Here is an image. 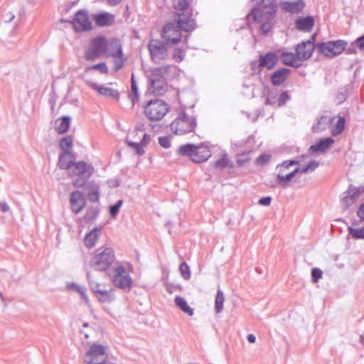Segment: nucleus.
<instances>
[{
    "mask_svg": "<svg viewBox=\"0 0 364 364\" xmlns=\"http://www.w3.org/2000/svg\"><path fill=\"white\" fill-rule=\"evenodd\" d=\"M213 166L215 168L221 170L226 168H232L234 167V164L229 159L228 155L225 153L223 154L220 159L214 162Z\"/></svg>",
    "mask_w": 364,
    "mask_h": 364,
    "instance_id": "obj_34",
    "label": "nucleus"
},
{
    "mask_svg": "<svg viewBox=\"0 0 364 364\" xmlns=\"http://www.w3.org/2000/svg\"><path fill=\"white\" fill-rule=\"evenodd\" d=\"M355 46L360 50H364V36H362L356 39V41L353 43V46Z\"/></svg>",
    "mask_w": 364,
    "mask_h": 364,
    "instance_id": "obj_59",
    "label": "nucleus"
},
{
    "mask_svg": "<svg viewBox=\"0 0 364 364\" xmlns=\"http://www.w3.org/2000/svg\"><path fill=\"white\" fill-rule=\"evenodd\" d=\"M259 58L260 59V65L267 70L274 68L279 61V56L274 52H267L264 55H260Z\"/></svg>",
    "mask_w": 364,
    "mask_h": 364,
    "instance_id": "obj_21",
    "label": "nucleus"
},
{
    "mask_svg": "<svg viewBox=\"0 0 364 364\" xmlns=\"http://www.w3.org/2000/svg\"><path fill=\"white\" fill-rule=\"evenodd\" d=\"M196 26L195 20L186 14H178L176 23H166L163 28L162 38L168 44H176L181 40V30L190 32Z\"/></svg>",
    "mask_w": 364,
    "mask_h": 364,
    "instance_id": "obj_1",
    "label": "nucleus"
},
{
    "mask_svg": "<svg viewBox=\"0 0 364 364\" xmlns=\"http://www.w3.org/2000/svg\"><path fill=\"white\" fill-rule=\"evenodd\" d=\"M247 339L251 343H255L256 341V338L253 334H249L247 337Z\"/></svg>",
    "mask_w": 364,
    "mask_h": 364,
    "instance_id": "obj_64",
    "label": "nucleus"
},
{
    "mask_svg": "<svg viewBox=\"0 0 364 364\" xmlns=\"http://www.w3.org/2000/svg\"><path fill=\"white\" fill-rule=\"evenodd\" d=\"M107 348L99 344L92 345L84 357L86 364H102L107 361Z\"/></svg>",
    "mask_w": 364,
    "mask_h": 364,
    "instance_id": "obj_13",
    "label": "nucleus"
},
{
    "mask_svg": "<svg viewBox=\"0 0 364 364\" xmlns=\"http://www.w3.org/2000/svg\"><path fill=\"white\" fill-rule=\"evenodd\" d=\"M168 66H163L153 69L149 77V90L154 95H162L166 90V83L164 73Z\"/></svg>",
    "mask_w": 364,
    "mask_h": 364,
    "instance_id": "obj_8",
    "label": "nucleus"
},
{
    "mask_svg": "<svg viewBox=\"0 0 364 364\" xmlns=\"http://www.w3.org/2000/svg\"><path fill=\"white\" fill-rule=\"evenodd\" d=\"M353 225H360V227L358 228L349 227V234L352 236L353 239L364 240V223H359V221L355 220Z\"/></svg>",
    "mask_w": 364,
    "mask_h": 364,
    "instance_id": "obj_35",
    "label": "nucleus"
},
{
    "mask_svg": "<svg viewBox=\"0 0 364 364\" xmlns=\"http://www.w3.org/2000/svg\"><path fill=\"white\" fill-rule=\"evenodd\" d=\"M250 67L252 73L253 75H259L262 72L263 67L260 65V59L258 58L257 60H252L250 63Z\"/></svg>",
    "mask_w": 364,
    "mask_h": 364,
    "instance_id": "obj_51",
    "label": "nucleus"
},
{
    "mask_svg": "<svg viewBox=\"0 0 364 364\" xmlns=\"http://www.w3.org/2000/svg\"><path fill=\"white\" fill-rule=\"evenodd\" d=\"M159 144L161 147L164 149L170 148L171 145V136H163L159 137Z\"/></svg>",
    "mask_w": 364,
    "mask_h": 364,
    "instance_id": "obj_52",
    "label": "nucleus"
},
{
    "mask_svg": "<svg viewBox=\"0 0 364 364\" xmlns=\"http://www.w3.org/2000/svg\"><path fill=\"white\" fill-rule=\"evenodd\" d=\"M74 163L73 154L69 151H63L59 155L58 165L60 169L68 170L69 173Z\"/></svg>",
    "mask_w": 364,
    "mask_h": 364,
    "instance_id": "obj_26",
    "label": "nucleus"
},
{
    "mask_svg": "<svg viewBox=\"0 0 364 364\" xmlns=\"http://www.w3.org/2000/svg\"><path fill=\"white\" fill-rule=\"evenodd\" d=\"M128 98L132 102V107L133 108L136 102H138L139 98V93L138 91L136 81L134 79V74L132 75L131 77V90L128 93Z\"/></svg>",
    "mask_w": 364,
    "mask_h": 364,
    "instance_id": "obj_32",
    "label": "nucleus"
},
{
    "mask_svg": "<svg viewBox=\"0 0 364 364\" xmlns=\"http://www.w3.org/2000/svg\"><path fill=\"white\" fill-rule=\"evenodd\" d=\"M114 251L109 247L98 248L89 262V265L98 272H109L117 263Z\"/></svg>",
    "mask_w": 364,
    "mask_h": 364,
    "instance_id": "obj_3",
    "label": "nucleus"
},
{
    "mask_svg": "<svg viewBox=\"0 0 364 364\" xmlns=\"http://www.w3.org/2000/svg\"><path fill=\"white\" fill-rule=\"evenodd\" d=\"M72 23L77 31H90L92 28V23L86 11L80 10L76 12Z\"/></svg>",
    "mask_w": 364,
    "mask_h": 364,
    "instance_id": "obj_18",
    "label": "nucleus"
},
{
    "mask_svg": "<svg viewBox=\"0 0 364 364\" xmlns=\"http://www.w3.org/2000/svg\"><path fill=\"white\" fill-rule=\"evenodd\" d=\"M319 166L318 162L316 161H309L306 165L301 166L297 165V168L299 169V172L301 173H309L314 171Z\"/></svg>",
    "mask_w": 364,
    "mask_h": 364,
    "instance_id": "obj_42",
    "label": "nucleus"
},
{
    "mask_svg": "<svg viewBox=\"0 0 364 364\" xmlns=\"http://www.w3.org/2000/svg\"><path fill=\"white\" fill-rule=\"evenodd\" d=\"M347 43L343 40L331 41L316 43V50L327 57H335L346 49Z\"/></svg>",
    "mask_w": 364,
    "mask_h": 364,
    "instance_id": "obj_11",
    "label": "nucleus"
},
{
    "mask_svg": "<svg viewBox=\"0 0 364 364\" xmlns=\"http://www.w3.org/2000/svg\"><path fill=\"white\" fill-rule=\"evenodd\" d=\"M291 70L282 68L275 70L271 75V82L273 85L279 86L282 85L289 77Z\"/></svg>",
    "mask_w": 364,
    "mask_h": 364,
    "instance_id": "obj_23",
    "label": "nucleus"
},
{
    "mask_svg": "<svg viewBox=\"0 0 364 364\" xmlns=\"http://www.w3.org/2000/svg\"><path fill=\"white\" fill-rule=\"evenodd\" d=\"M299 162L296 160H287L284 161L281 164H279L276 166V170L278 173L277 178L279 183L283 186H287L289 182L294 178L296 174L299 173L297 166L293 170L290 171L289 168L294 165H299Z\"/></svg>",
    "mask_w": 364,
    "mask_h": 364,
    "instance_id": "obj_9",
    "label": "nucleus"
},
{
    "mask_svg": "<svg viewBox=\"0 0 364 364\" xmlns=\"http://www.w3.org/2000/svg\"><path fill=\"white\" fill-rule=\"evenodd\" d=\"M363 193L364 186L355 187L352 184L349 185L348 190L343 193V196L341 198L343 208H348Z\"/></svg>",
    "mask_w": 364,
    "mask_h": 364,
    "instance_id": "obj_16",
    "label": "nucleus"
},
{
    "mask_svg": "<svg viewBox=\"0 0 364 364\" xmlns=\"http://www.w3.org/2000/svg\"><path fill=\"white\" fill-rule=\"evenodd\" d=\"M102 230V228L96 227L94 228L90 232L86 234L84 243L87 248H92L95 246Z\"/></svg>",
    "mask_w": 364,
    "mask_h": 364,
    "instance_id": "obj_27",
    "label": "nucleus"
},
{
    "mask_svg": "<svg viewBox=\"0 0 364 364\" xmlns=\"http://www.w3.org/2000/svg\"><path fill=\"white\" fill-rule=\"evenodd\" d=\"M211 156L210 149L202 144L196 146L192 161L200 164L206 161Z\"/></svg>",
    "mask_w": 364,
    "mask_h": 364,
    "instance_id": "obj_22",
    "label": "nucleus"
},
{
    "mask_svg": "<svg viewBox=\"0 0 364 364\" xmlns=\"http://www.w3.org/2000/svg\"><path fill=\"white\" fill-rule=\"evenodd\" d=\"M174 301L176 306H178L182 311L188 314L189 316H192L193 314V309L188 305L185 299L180 296H176Z\"/></svg>",
    "mask_w": 364,
    "mask_h": 364,
    "instance_id": "obj_39",
    "label": "nucleus"
},
{
    "mask_svg": "<svg viewBox=\"0 0 364 364\" xmlns=\"http://www.w3.org/2000/svg\"><path fill=\"white\" fill-rule=\"evenodd\" d=\"M272 202V198L270 196L262 197L259 200V204L264 206H268Z\"/></svg>",
    "mask_w": 364,
    "mask_h": 364,
    "instance_id": "obj_61",
    "label": "nucleus"
},
{
    "mask_svg": "<svg viewBox=\"0 0 364 364\" xmlns=\"http://www.w3.org/2000/svg\"><path fill=\"white\" fill-rule=\"evenodd\" d=\"M96 24L100 26H109L114 21V16L109 13H102L95 16Z\"/></svg>",
    "mask_w": 364,
    "mask_h": 364,
    "instance_id": "obj_33",
    "label": "nucleus"
},
{
    "mask_svg": "<svg viewBox=\"0 0 364 364\" xmlns=\"http://www.w3.org/2000/svg\"><path fill=\"white\" fill-rule=\"evenodd\" d=\"M145 116L150 121H159L169 111V106L161 100H152L144 106Z\"/></svg>",
    "mask_w": 364,
    "mask_h": 364,
    "instance_id": "obj_7",
    "label": "nucleus"
},
{
    "mask_svg": "<svg viewBox=\"0 0 364 364\" xmlns=\"http://www.w3.org/2000/svg\"><path fill=\"white\" fill-rule=\"evenodd\" d=\"M106 50H107L108 55L111 57L122 55V45L117 40L112 41L109 46H107Z\"/></svg>",
    "mask_w": 364,
    "mask_h": 364,
    "instance_id": "obj_41",
    "label": "nucleus"
},
{
    "mask_svg": "<svg viewBox=\"0 0 364 364\" xmlns=\"http://www.w3.org/2000/svg\"><path fill=\"white\" fill-rule=\"evenodd\" d=\"M86 277L90 290L95 294L100 302L110 303L115 299L114 289H105L101 288L102 285L93 279L90 272H87Z\"/></svg>",
    "mask_w": 364,
    "mask_h": 364,
    "instance_id": "obj_10",
    "label": "nucleus"
},
{
    "mask_svg": "<svg viewBox=\"0 0 364 364\" xmlns=\"http://www.w3.org/2000/svg\"><path fill=\"white\" fill-rule=\"evenodd\" d=\"M264 96L265 97V105L277 107L279 92L277 89L264 88Z\"/></svg>",
    "mask_w": 364,
    "mask_h": 364,
    "instance_id": "obj_30",
    "label": "nucleus"
},
{
    "mask_svg": "<svg viewBox=\"0 0 364 364\" xmlns=\"http://www.w3.org/2000/svg\"><path fill=\"white\" fill-rule=\"evenodd\" d=\"M86 84L92 90H96L100 95L116 99L117 100L119 99L120 94L117 90L107 87L104 85H98L91 80H87Z\"/></svg>",
    "mask_w": 364,
    "mask_h": 364,
    "instance_id": "obj_19",
    "label": "nucleus"
},
{
    "mask_svg": "<svg viewBox=\"0 0 364 364\" xmlns=\"http://www.w3.org/2000/svg\"><path fill=\"white\" fill-rule=\"evenodd\" d=\"M167 45L164 41L151 40L148 45V50L151 60L156 64H160L168 58Z\"/></svg>",
    "mask_w": 364,
    "mask_h": 364,
    "instance_id": "obj_12",
    "label": "nucleus"
},
{
    "mask_svg": "<svg viewBox=\"0 0 364 364\" xmlns=\"http://www.w3.org/2000/svg\"><path fill=\"white\" fill-rule=\"evenodd\" d=\"M336 119L331 114H323L317 119L315 124H313L311 130L314 133H320L325 131L328 127H331V124Z\"/></svg>",
    "mask_w": 364,
    "mask_h": 364,
    "instance_id": "obj_20",
    "label": "nucleus"
},
{
    "mask_svg": "<svg viewBox=\"0 0 364 364\" xmlns=\"http://www.w3.org/2000/svg\"><path fill=\"white\" fill-rule=\"evenodd\" d=\"M314 26V20L311 16L299 17L295 21V27L300 31L310 32Z\"/></svg>",
    "mask_w": 364,
    "mask_h": 364,
    "instance_id": "obj_24",
    "label": "nucleus"
},
{
    "mask_svg": "<svg viewBox=\"0 0 364 364\" xmlns=\"http://www.w3.org/2000/svg\"><path fill=\"white\" fill-rule=\"evenodd\" d=\"M87 70H99L102 74H106L108 72V68L105 63H100L95 65H90L87 68Z\"/></svg>",
    "mask_w": 364,
    "mask_h": 364,
    "instance_id": "obj_50",
    "label": "nucleus"
},
{
    "mask_svg": "<svg viewBox=\"0 0 364 364\" xmlns=\"http://www.w3.org/2000/svg\"><path fill=\"white\" fill-rule=\"evenodd\" d=\"M149 141H150V136L145 133V134H144L143 138L139 143L141 144L142 147L144 148L149 143Z\"/></svg>",
    "mask_w": 364,
    "mask_h": 364,
    "instance_id": "obj_62",
    "label": "nucleus"
},
{
    "mask_svg": "<svg viewBox=\"0 0 364 364\" xmlns=\"http://www.w3.org/2000/svg\"><path fill=\"white\" fill-rule=\"evenodd\" d=\"M322 271L318 268H313L311 270V279L314 282H316L322 277Z\"/></svg>",
    "mask_w": 364,
    "mask_h": 364,
    "instance_id": "obj_58",
    "label": "nucleus"
},
{
    "mask_svg": "<svg viewBox=\"0 0 364 364\" xmlns=\"http://www.w3.org/2000/svg\"><path fill=\"white\" fill-rule=\"evenodd\" d=\"M197 126L194 116H189L185 112H181L178 117L170 124L172 133L184 135L195 131Z\"/></svg>",
    "mask_w": 364,
    "mask_h": 364,
    "instance_id": "obj_4",
    "label": "nucleus"
},
{
    "mask_svg": "<svg viewBox=\"0 0 364 364\" xmlns=\"http://www.w3.org/2000/svg\"><path fill=\"white\" fill-rule=\"evenodd\" d=\"M112 271L111 281L114 287L124 291L132 288V279L121 262L117 263Z\"/></svg>",
    "mask_w": 364,
    "mask_h": 364,
    "instance_id": "obj_6",
    "label": "nucleus"
},
{
    "mask_svg": "<svg viewBox=\"0 0 364 364\" xmlns=\"http://www.w3.org/2000/svg\"><path fill=\"white\" fill-rule=\"evenodd\" d=\"M289 100L290 96L289 95V91L282 92L278 97L277 107H282L284 105L285 103Z\"/></svg>",
    "mask_w": 364,
    "mask_h": 364,
    "instance_id": "obj_54",
    "label": "nucleus"
},
{
    "mask_svg": "<svg viewBox=\"0 0 364 364\" xmlns=\"http://www.w3.org/2000/svg\"><path fill=\"white\" fill-rule=\"evenodd\" d=\"M281 9L291 14H298L301 12L304 7V4L302 0L295 1H283L280 4Z\"/></svg>",
    "mask_w": 364,
    "mask_h": 364,
    "instance_id": "obj_25",
    "label": "nucleus"
},
{
    "mask_svg": "<svg viewBox=\"0 0 364 364\" xmlns=\"http://www.w3.org/2000/svg\"><path fill=\"white\" fill-rule=\"evenodd\" d=\"M272 156L269 154H262L259 155L257 159L256 163L259 166H264L270 161Z\"/></svg>",
    "mask_w": 364,
    "mask_h": 364,
    "instance_id": "obj_53",
    "label": "nucleus"
},
{
    "mask_svg": "<svg viewBox=\"0 0 364 364\" xmlns=\"http://www.w3.org/2000/svg\"><path fill=\"white\" fill-rule=\"evenodd\" d=\"M123 201L122 200H118L114 205L109 207V213L112 218L116 217L118 214L120 207L122 206Z\"/></svg>",
    "mask_w": 364,
    "mask_h": 364,
    "instance_id": "obj_56",
    "label": "nucleus"
},
{
    "mask_svg": "<svg viewBox=\"0 0 364 364\" xmlns=\"http://www.w3.org/2000/svg\"><path fill=\"white\" fill-rule=\"evenodd\" d=\"M126 143L129 146L132 147L139 156H142L144 154V149L140 143L133 142L128 139L126 140Z\"/></svg>",
    "mask_w": 364,
    "mask_h": 364,
    "instance_id": "obj_49",
    "label": "nucleus"
},
{
    "mask_svg": "<svg viewBox=\"0 0 364 364\" xmlns=\"http://www.w3.org/2000/svg\"><path fill=\"white\" fill-rule=\"evenodd\" d=\"M68 288L75 291H77L81 296V299L84 301L85 304L87 306H90V300L87 295L86 288L78 285L75 283H72L68 285Z\"/></svg>",
    "mask_w": 364,
    "mask_h": 364,
    "instance_id": "obj_37",
    "label": "nucleus"
},
{
    "mask_svg": "<svg viewBox=\"0 0 364 364\" xmlns=\"http://www.w3.org/2000/svg\"><path fill=\"white\" fill-rule=\"evenodd\" d=\"M99 213L100 209L97 207L91 206L87 208L82 220L85 223H93L97 218Z\"/></svg>",
    "mask_w": 364,
    "mask_h": 364,
    "instance_id": "obj_38",
    "label": "nucleus"
},
{
    "mask_svg": "<svg viewBox=\"0 0 364 364\" xmlns=\"http://www.w3.org/2000/svg\"><path fill=\"white\" fill-rule=\"evenodd\" d=\"M70 117L68 116H63L60 118H58L55 121V131L59 134L65 133L70 127Z\"/></svg>",
    "mask_w": 364,
    "mask_h": 364,
    "instance_id": "obj_31",
    "label": "nucleus"
},
{
    "mask_svg": "<svg viewBox=\"0 0 364 364\" xmlns=\"http://www.w3.org/2000/svg\"><path fill=\"white\" fill-rule=\"evenodd\" d=\"M184 56L185 50L181 48L176 49L173 53V59L177 63L181 62L183 60Z\"/></svg>",
    "mask_w": 364,
    "mask_h": 364,
    "instance_id": "obj_55",
    "label": "nucleus"
},
{
    "mask_svg": "<svg viewBox=\"0 0 364 364\" xmlns=\"http://www.w3.org/2000/svg\"><path fill=\"white\" fill-rule=\"evenodd\" d=\"M334 143L333 139L331 137H326L321 139L317 143L311 145L309 150L311 152H324Z\"/></svg>",
    "mask_w": 364,
    "mask_h": 364,
    "instance_id": "obj_28",
    "label": "nucleus"
},
{
    "mask_svg": "<svg viewBox=\"0 0 364 364\" xmlns=\"http://www.w3.org/2000/svg\"><path fill=\"white\" fill-rule=\"evenodd\" d=\"M174 8L178 11H181V14H184L192 18V14H189L188 13V4L187 0H177V1L173 4Z\"/></svg>",
    "mask_w": 364,
    "mask_h": 364,
    "instance_id": "obj_44",
    "label": "nucleus"
},
{
    "mask_svg": "<svg viewBox=\"0 0 364 364\" xmlns=\"http://www.w3.org/2000/svg\"><path fill=\"white\" fill-rule=\"evenodd\" d=\"M250 161L247 153H242L237 156L236 162L238 166H242L246 162Z\"/></svg>",
    "mask_w": 364,
    "mask_h": 364,
    "instance_id": "obj_57",
    "label": "nucleus"
},
{
    "mask_svg": "<svg viewBox=\"0 0 364 364\" xmlns=\"http://www.w3.org/2000/svg\"><path fill=\"white\" fill-rule=\"evenodd\" d=\"M179 271L181 272V274L182 277L188 280L191 277V270L189 266L186 264V262H183L181 264L179 267Z\"/></svg>",
    "mask_w": 364,
    "mask_h": 364,
    "instance_id": "obj_47",
    "label": "nucleus"
},
{
    "mask_svg": "<svg viewBox=\"0 0 364 364\" xmlns=\"http://www.w3.org/2000/svg\"><path fill=\"white\" fill-rule=\"evenodd\" d=\"M224 299L223 291L218 289L215 299V311L217 314L223 310Z\"/></svg>",
    "mask_w": 364,
    "mask_h": 364,
    "instance_id": "obj_43",
    "label": "nucleus"
},
{
    "mask_svg": "<svg viewBox=\"0 0 364 364\" xmlns=\"http://www.w3.org/2000/svg\"><path fill=\"white\" fill-rule=\"evenodd\" d=\"M107 50V42L104 37L99 36L92 40L89 48L86 50V60L92 61L99 58Z\"/></svg>",
    "mask_w": 364,
    "mask_h": 364,
    "instance_id": "obj_14",
    "label": "nucleus"
},
{
    "mask_svg": "<svg viewBox=\"0 0 364 364\" xmlns=\"http://www.w3.org/2000/svg\"><path fill=\"white\" fill-rule=\"evenodd\" d=\"M94 173V167L83 161H80L73 164V168L68 173L70 177L77 176L72 183L75 188L83 187L90 177Z\"/></svg>",
    "mask_w": 364,
    "mask_h": 364,
    "instance_id": "obj_5",
    "label": "nucleus"
},
{
    "mask_svg": "<svg viewBox=\"0 0 364 364\" xmlns=\"http://www.w3.org/2000/svg\"><path fill=\"white\" fill-rule=\"evenodd\" d=\"M73 139L71 136L62 138L59 142V146L63 151H68L69 149L73 147Z\"/></svg>",
    "mask_w": 364,
    "mask_h": 364,
    "instance_id": "obj_46",
    "label": "nucleus"
},
{
    "mask_svg": "<svg viewBox=\"0 0 364 364\" xmlns=\"http://www.w3.org/2000/svg\"><path fill=\"white\" fill-rule=\"evenodd\" d=\"M9 206L6 202H0V210L3 213H6L9 210Z\"/></svg>",
    "mask_w": 364,
    "mask_h": 364,
    "instance_id": "obj_63",
    "label": "nucleus"
},
{
    "mask_svg": "<svg viewBox=\"0 0 364 364\" xmlns=\"http://www.w3.org/2000/svg\"><path fill=\"white\" fill-rule=\"evenodd\" d=\"M357 215L359 218V223H364V203L361 204L358 208Z\"/></svg>",
    "mask_w": 364,
    "mask_h": 364,
    "instance_id": "obj_60",
    "label": "nucleus"
},
{
    "mask_svg": "<svg viewBox=\"0 0 364 364\" xmlns=\"http://www.w3.org/2000/svg\"><path fill=\"white\" fill-rule=\"evenodd\" d=\"M346 119L343 117H338L336 124L332 123L331 125V132L333 136L339 135L344 129Z\"/></svg>",
    "mask_w": 364,
    "mask_h": 364,
    "instance_id": "obj_40",
    "label": "nucleus"
},
{
    "mask_svg": "<svg viewBox=\"0 0 364 364\" xmlns=\"http://www.w3.org/2000/svg\"><path fill=\"white\" fill-rule=\"evenodd\" d=\"M276 11L277 6L272 0H261L247 15V18H252L255 22L261 23L262 33L267 34L272 28Z\"/></svg>",
    "mask_w": 364,
    "mask_h": 364,
    "instance_id": "obj_2",
    "label": "nucleus"
},
{
    "mask_svg": "<svg viewBox=\"0 0 364 364\" xmlns=\"http://www.w3.org/2000/svg\"><path fill=\"white\" fill-rule=\"evenodd\" d=\"M314 41L315 36L313 35L310 39L303 41L296 45L295 52L299 61H305L311 58L314 50L316 49Z\"/></svg>",
    "mask_w": 364,
    "mask_h": 364,
    "instance_id": "obj_15",
    "label": "nucleus"
},
{
    "mask_svg": "<svg viewBox=\"0 0 364 364\" xmlns=\"http://www.w3.org/2000/svg\"><path fill=\"white\" fill-rule=\"evenodd\" d=\"M70 208L73 213H80L86 205V199L82 191H75L70 195Z\"/></svg>",
    "mask_w": 364,
    "mask_h": 364,
    "instance_id": "obj_17",
    "label": "nucleus"
},
{
    "mask_svg": "<svg viewBox=\"0 0 364 364\" xmlns=\"http://www.w3.org/2000/svg\"><path fill=\"white\" fill-rule=\"evenodd\" d=\"M114 58L113 63H114V70L115 71L119 70L124 65L125 58H123L122 55H119L114 57H112Z\"/></svg>",
    "mask_w": 364,
    "mask_h": 364,
    "instance_id": "obj_48",
    "label": "nucleus"
},
{
    "mask_svg": "<svg viewBox=\"0 0 364 364\" xmlns=\"http://www.w3.org/2000/svg\"><path fill=\"white\" fill-rule=\"evenodd\" d=\"M196 147V145L189 143L181 145L178 149V154L181 156H188L192 160Z\"/></svg>",
    "mask_w": 364,
    "mask_h": 364,
    "instance_id": "obj_36",
    "label": "nucleus"
},
{
    "mask_svg": "<svg viewBox=\"0 0 364 364\" xmlns=\"http://www.w3.org/2000/svg\"><path fill=\"white\" fill-rule=\"evenodd\" d=\"M280 59L283 65L298 68L300 66L299 60L297 59L296 53L291 52H282L280 55Z\"/></svg>",
    "mask_w": 364,
    "mask_h": 364,
    "instance_id": "obj_29",
    "label": "nucleus"
},
{
    "mask_svg": "<svg viewBox=\"0 0 364 364\" xmlns=\"http://www.w3.org/2000/svg\"><path fill=\"white\" fill-rule=\"evenodd\" d=\"M87 198L90 201L93 203L99 201L100 188L98 185L92 183L91 191L88 193Z\"/></svg>",
    "mask_w": 364,
    "mask_h": 364,
    "instance_id": "obj_45",
    "label": "nucleus"
}]
</instances>
